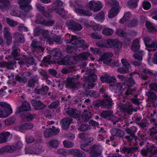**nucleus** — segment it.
I'll return each mask as SVG.
<instances>
[{
    "label": "nucleus",
    "instance_id": "obj_1",
    "mask_svg": "<svg viewBox=\"0 0 157 157\" xmlns=\"http://www.w3.org/2000/svg\"><path fill=\"white\" fill-rule=\"evenodd\" d=\"M31 0H19L18 3L20 8L23 10L22 12L18 13L17 10L18 8L16 6H13L11 8L10 14L13 16L23 17H25L27 14V11L31 9V6L29 5Z\"/></svg>",
    "mask_w": 157,
    "mask_h": 157
},
{
    "label": "nucleus",
    "instance_id": "obj_2",
    "mask_svg": "<svg viewBox=\"0 0 157 157\" xmlns=\"http://www.w3.org/2000/svg\"><path fill=\"white\" fill-rule=\"evenodd\" d=\"M91 56V54L89 53H83L80 56H73V57H71L69 59L67 57L64 58L63 59L60 58H56L54 63H57L60 65H70L77 63L79 59L85 60L87 58L90 57Z\"/></svg>",
    "mask_w": 157,
    "mask_h": 157
},
{
    "label": "nucleus",
    "instance_id": "obj_3",
    "mask_svg": "<svg viewBox=\"0 0 157 157\" xmlns=\"http://www.w3.org/2000/svg\"><path fill=\"white\" fill-rule=\"evenodd\" d=\"M70 36V41L67 44L66 47L67 51L68 52H74L77 48H79L82 46L84 43V40L82 39H78L77 37L75 36H71L69 34H67Z\"/></svg>",
    "mask_w": 157,
    "mask_h": 157
},
{
    "label": "nucleus",
    "instance_id": "obj_4",
    "mask_svg": "<svg viewBox=\"0 0 157 157\" xmlns=\"http://www.w3.org/2000/svg\"><path fill=\"white\" fill-rule=\"evenodd\" d=\"M88 144L85 143L82 144L80 147L83 150L87 151H91V157H102L101 155V150L102 149V146L99 144L95 145L92 149L89 148L87 147Z\"/></svg>",
    "mask_w": 157,
    "mask_h": 157
},
{
    "label": "nucleus",
    "instance_id": "obj_5",
    "mask_svg": "<svg viewBox=\"0 0 157 157\" xmlns=\"http://www.w3.org/2000/svg\"><path fill=\"white\" fill-rule=\"evenodd\" d=\"M134 85V82L132 78H129L128 80L124 82V84L123 85H121L120 83H118L116 85H111L110 86V88L114 92L118 93V94H121L122 92L124 90L126 86L129 87L132 86Z\"/></svg>",
    "mask_w": 157,
    "mask_h": 157
},
{
    "label": "nucleus",
    "instance_id": "obj_6",
    "mask_svg": "<svg viewBox=\"0 0 157 157\" xmlns=\"http://www.w3.org/2000/svg\"><path fill=\"white\" fill-rule=\"evenodd\" d=\"M43 38L46 41L50 44H52L54 42L57 43H60L61 42L59 37L57 36L54 34L47 30H44L43 33Z\"/></svg>",
    "mask_w": 157,
    "mask_h": 157
},
{
    "label": "nucleus",
    "instance_id": "obj_7",
    "mask_svg": "<svg viewBox=\"0 0 157 157\" xmlns=\"http://www.w3.org/2000/svg\"><path fill=\"white\" fill-rule=\"evenodd\" d=\"M105 48H114L115 52L120 50L122 47L121 43L116 39L109 38L106 40Z\"/></svg>",
    "mask_w": 157,
    "mask_h": 157
},
{
    "label": "nucleus",
    "instance_id": "obj_8",
    "mask_svg": "<svg viewBox=\"0 0 157 157\" xmlns=\"http://www.w3.org/2000/svg\"><path fill=\"white\" fill-rule=\"evenodd\" d=\"M12 113L10 106L4 102H0V118H5Z\"/></svg>",
    "mask_w": 157,
    "mask_h": 157
},
{
    "label": "nucleus",
    "instance_id": "obj_9",
    "mask_svg": "<svg viewBox=\"0 0 157 157\" xmlns=\"http://www.w3.org/2000/svg\"><path fill=\"white\" fill-rule=\"evenodd\" d=\"M108 3L112 5V8L109 12L108 17L112 18L117 16L119 12V3L113 0H109Z\"/></svg>",
    "mask_w": 157,
    "mask_h": 157
},
{
    "label": "nucleus",
    "instance_id": "obj_10",
    "mask_svg": "<svg viewBox=\"0 0 157 157\" xmlns=\"http://www.w3.org/2000/svg\"><path fill=\"white\" fill-rule=\"evenodd\" d=\"M103 6V3L101 2L93 0L89 2L87 7L90 10L96 12L99 11L102 8Z\"/></svg>",
    "mask_w": 157,
    "mask_h": 157
},
{
    "label": "nucleus",
    "instance_id": "obj_11",
    "mask_svg": "<svg viewBox=\"0 0 157 157\" xmlns=\"http://www.w3.org/2000/svg\"><path fill=\"white\" fill-rule=\"evenodd\" d=\"M66 24L69 29H72L73 31H80L82 28V26L80 24L76 23L73 20L67 21Z\"/></svg>",
    "mask_w": 157,
    "mask_h": 157
},
{
    "label": "nucleus",
    "instance_id": "obj_12",
    "mask_svg": "<svg viewBox=\"0 0 157 157\" xmlns=\"http://www.w3.org/2000/svg\"><path fill=\"white\" fill-rule=\"evenodd\" d=\"M113 56V55L111 52H105L103 54L101 58L99 59V61H103L104 63L110 66H113L114 64L111 63L112 59L109 58Z\"/></svg>",
    "mask_w": 157,
    "mask_h": 157
},
{
    "label": "nucleus",
    "instance_id": "obj_13",
    "mask_svg": "<svg viewBox=\"0 0 157 157\" xmlns=\"http://www.w3.org/2000/svg\"><path fill=\"white\" fill-rule=\"evenodd\" d=\"M144 40L146 46L148 48L147 49L148 51L152 52L155 51V49L154 48L155 45L157 48V41L156 43L151 41L149 37L144 38Z\"/></svg>",
    "mask_w": 157,
    "mask_h": 157
},
{
    "label": "nucleus",
    "instance_id": "obj_14",
    "mask_svg": "<svg viewBox=\"0 0 157 157\" xmlns=\"http://www.w3.org/2000/svg\"><path fill=\"white\" fill-rule=\"evenodd\" d=\"M30 109V104L27 102H24L21 106L17 108L16 113H18L24 111H28Z\"/></svg>",
    "mask_w": 157,
    "mask_h": 157
},
{
    "label": "nucleus",
    "instance_id": "obj_15",
    "mask_svg": "<svg viewBox=\"0 0 157 157\" xmlns=\"http://www.w3.org/2000/svg\"><path fill=\"white\" fill-rule=\"evenodd\" d=\"M10 29L8 27H5L4 28V35L8 44L11 42L12 40V36L10 32Z\"/></svg>",
    "mask_w": 157,
    "mask_h": 157
},
{
    "label": "nucleus",
    "instance_id": "obj_16",
    "mask_svg": "<svg viewBox=\"0 0 157 157\" xmlns=\"http://www.w3.org/2000/svg\"><path fill=\"white\" fill-rule=\"evenodd\" d=\"M141 154L143 155L146 156L150 153L151 155H154L155 153L157 152V148L155 147L154 145H152L150 148H148L147 151L141 150Z\"/></svg>",
    "mask_w": 157,
    "mask_h": 157
},
{
    "label": "nucleus",
    "instance_id": "obj_17",
    "mask_svg": "<svg viewBox=\"0 0 157 157\" xmlns=\"http://www.w3.org/2000/svg\"><path fill=\"white\" fill-rule=\"evenodd\" d=\"M31 75V73L29 72H25L23 74L18 75L16 76V78L17 80L20 82H25L27 81V79L25 77H29Z\"/></svg>",
    "mask_w": 157,
    "mask_h": 157
},
{
    "label": "nucleus",
    "instance_id": "obj_18",
    "mask_svg": "<svg viewBox=\"0 0 157 157\" xmlns=\"http://www.w3.org/2000/svg\"><path fill=\"white\" fill-rule=\"evenodd\" d=\"M100 78L102 82L109 83L114 82L116 80V79L114 76H110L107 74H105V76L101 77Z\"/></svg>",
    "mask_w": 157,
    "mask_h": 157
},
{
    "label": "nucleus",
    "instance_id": "obj_19",
    "mask_svg": "<svg viewBox=\"0 0 157 157\" xmlns=\"http://www.w3.org/2000/svg\"><path fill=\"white\" fill-rule=\"evenodd\" d=\"M75 78H70L67 80L66 85V86L67 87L71 88H75L77 87L78 84L77 82L75 81Z\"/></svg>",
    "mask_w": 157,
    "mask_h": 157
},
{
    "label": "nucleus",
    "instance_id": "obj_20",
    "mask_svg": "<svg viewBox=\"0 0 157 157\" xmlns=\"http://www.w3.org/2000/svg\"><path fill=\"white\" fill-rule=\"evenodd\" d=\"M16 150V148L15 146H7L0 149V153L2 154L5 152H12Z\"/></svg>",
    "mask_w": 157,
    "mask_h": 157
},
{
    "label": "nucleus",
    "instance_id": "obj_21",
    "mask_svg": "<svg viewBox=\"0 0 157 157\" xmlns=\"http://www.w3.org/2000/svg\"><path fill=\"white\" fill-rule=\"evenodd\" d=\"M75 11L78 15H86L87 16H90L92 15L91 12L86 10H83L78 8H76L75 9Z\"/></svg>",
    "mask_w": 157,
    "mask_h": 157
},
{
    "label": "nucleus",
    "instance_id": "obj_22",
    "mask_svg": "<svg viewBox=\"0 0 157 157\" xmlns=\"http://www.w3.org/2000/svg\"><path fill=\"white\" fill-rule=\"evenodd\" d=\"M72 119L70 117H67L63 119L61 121V124L62 127L64 129H66L70 125Z\"/></svg>",
    "mask_w": 157,
    "mask_h": 157
},
{
    "label": "nucleus",
    "instance_id": "obj_23",
    "mask_svg": "<svg viewBox=\"0 0 157 157\" xmlns=\"http://www.w3.org/2000/svg\"><path fill=\"white\" fill-rule=\"evenodd\" d=\"M32 103L34 108L37 110L40 109L45 107L46 106L40 101L34 100L32 101Z\"/></svg>",
    "mask_w": 157,
    "mask_h": 157
},
{
    "label": "nucleus",
    "instance_id": "obj_24",
    "mask_svg": "<svg viewBox=\"0 0 157 157\" xmlns=\"http://www.w3.org/2000/svg\"><path fill=\"white\" fill-rule=\"evenodd\" d=\"M110 132L112 136L118 137H122L124 134L123 131L118 128L112 129L111 130Z\"/></svg>",
    "mask_w": 157,
    "mask_h": 157
},
{
    "label": "nucleus",
    "instance_id": "obj_25",
    "mask_svg": "<svg viewBox=\"0 0 157 157\" xmlns=\"http://www.w3.org/2000/svg\"><path fill=\"white\" fill-rule=\"evenodd\" d=\"M70 153L78 157H85V154L82 151L78 150L71 149L69 151Z\"/></svg>",
    "mask_w": 157,
    "mask_h": 157
},
{
    "label": "nucleus",
    "instance_id": "obj_26",
    "mask_svg": "<svg viewBox=\"0 0 157 157\" xmlns=\"http://www.w3.org/2000/svg\"><path fill=\"white\" fill-rule=\"evenodd\" d=\"M36 23L38 24H43L44 25L50 26L52 25L54 23V21L52 20H49L46 22L43 18H41L40 19H37L36 20Z\"/></svg>",
    "mask_w": 157,
    "mask_h": 157
},
{
    "label": "nucleus",
    "instance_id": "obj_27",
    "mask_svg": "<svg viewBox=\"0 0 157 157\" xmlns=\"http://www.w3.org/2000/svg\"><path fill=\"white\" fill-rule=\"evenodd\" d=\"M120 109L122 111L127 113H129L133 110L132 106L129 103L128 104V105L126 104L122 105L121 106H120Z\"/></svg>",
    "mask_w": 157,
    "mask_h": 157
},
{
    "label": "nucleus",
    "instance_id": "obj_28",
    "mask_svg": "<svg viewBox=\"0 0 157 157\" xmlns=\"http://www.w3.org/2000/svg\"><path fill=\"white\" fill-rule=\"evenodd\" d=\"M10 134L8 132H4L0 134V143L6 142L8 137L10 136Z\"/></svg>",
    "mask_w": 157,
    "mask_h": 157
},
{
    "label": "nucleus",
    "instance_id": "obj_29",
    "mask_svg": "<svg viewBox=\"0 0 157 157\" xmlns=\"http://www.w3.org/2000/svg\"><path fill=\"white\" fill-rule=\"evenodd\" d=\"M9 0H0V8L1 10L4 11L10 4Z\"/></svg>",
    "mask_w": 157,
    "mask_h": 157
},
{
    "label": "nucleus",
    "instance_id": "obj_30",
    "mask_svg": "<svg viewBox=\"0 0 157 157\" xmlns=\"http://www.w3.org/2000/svg\"><path fill=\"white\" fill-rule=\"evenodd\" d=\"M113 112L112 111H103L101 114V116L105 118H108L109 119H112Z\"/></svg>",
    "mask_w": 157,
    "mask_h": 157
},
{
    "label": "nucleus",
    "instance_id": "obj_31",
    "mask_svg": "<svg viewBox=\"0 0 157 157\" xmlns=\"http://www.w3.org/2000/svg\"><path fill=\"white\" fill-rule=\"evenodd\" d=\"M114 33V31L109 28L104 29L102 31V33L105 36H109L112 35Z\"/></svg>",
    "mask_w": 157,
    "mask_h": 157
},
{
    "label": "nucleus",
    "instance_id": "obj_32",
    "mask_svg": "<svg viewBox=\"0 0 157 157\" xmlns=\"http://www.w3.org/2000/svg\"><path fill=\"white\" fill-rule=\"evenodd\" d=\"M15 63V62L14 61L13 63H7L5 62H1L0 63V66L2 67H6L7 68L12 69L13 68V65Z\"/></svg>",
    "mask_w": 157,
    "mask_h": 157
},
{
    "label": "nucleus",
    "instance_id": "obj_33",
    "mask_svg": "<svg viewBox=\"0 0 157 157\" xmlns=\"http://www.w3.org/2000/svg\"><path fill=\"white\" fill-rule=\"evenodd\" d=\"M91 116L92 114L90 112L85 110L83 112L82 117V120L85 121L90 119Z\"/></svg>",
    "mask_w": 157,
    "mask_h": 157
},
{
    "label": "nucleus",
    "instance_id": "obj_34",
    "mask_svg": "<svg viewBox=\"0 0 157 157\" xmlns=\"http://www.w3.org/2000/svg\"><path fill=\"white\" fill-rule=\"evenodd\" d=\"M140 44L138 40H136L134 41L131 47V50L135 52L138 51L140 48Z\"/></svg>",
    "mask_w": 157,
    "mask_h": 157
},
{
    "label": "nucleus",
    "instance_id": "obj_35",
    "mask_svg": "<svg viewBox=\"0 0 157 157\" xmlns=\"http://www.w3.org/2000/svg\"><path fill=\"white\" fill-rule=\"evenodd\" d=\"M14 36L17 40L21 43H24L25 42L24 38L23 36L18 33H16L13 34Z\"/></svg>",
    "mask_w": 157,
    "mask_h": 157
},
{
    "label": "nucleus",
    "instance_id": "obj_36",
    "mask_svg": "<svg viewBox=\"0 0 157 157\" xmlns=\"http://www.w3.org/2000/svg\"><path fill=\"white\" fill-rule=\"evenodd\" d=\"M112 100L109 97H108L105 99L104 101V102L103 104L107 108H110L112 103Z\"/></svg>",
    "mask_w": 157,
    "mask_h": 157
},
{
    "label": "nucleus",
    "instance_id": "obj_37",
    "mask_svg": "<svg viewBox=\"0 0 157 157\" xmlns=\"http://www.w3.org/2000/svg\"><path fill=\"white\" fill-rule=\"evenodd\" d=\"M5 20L8 25L11 26H14L18 24L17 22L8 18H6Z\"/></svg>",
    "mask_w": 157,
    "mask_h": 157
},
{
    "label": "nucleus",
    "instance_id": "obj_38",
    "mask_svg": "<svg viewBox=\"0 0 157 157\" xmlns=\"http://www.w3.org/2000/svg\"><path fill=\"white\" fill-rule=\"evenodd\" d=\"M145 25L149 31L153 32H156L155 28L150 22L148 21H146Z\"/></svg>",
    "mask_w": 157,
    "mask_h": 157
},
{
    "label": "nucleus",
    "instance_id": "obj_39",
    "mask_svg": "<svg viewBox=\"0 0 157 157\" xmlns=\"http://www.w3.org/2000/svg\"><path fill=\"white\" fill-rule=\"evenodd\" d=\"M95 18L99 21L102 22L105 19V13L103 12H100Z\"/></svg>",
    "mask_w": 157,
    "mask_h": 157
},
{
    "label": "nucleus",
    "instance_id": "obj_40",
    "mask_svg": "<svg viewBox=\"0 0 157 157\" xmlns=\"http://www.w3.org/2000/svg\"><path fill=\"white\" fill-rule=\"evenodd\" d=\"M52 56L60 57L61 56L60 50L59 49H56L52 50L51 52Z\"/></svg>",
    "mask_w": 157,
    "mask_h": 157
},
{
    "label": "nucleus",
    "instance_id": "obj_41",
    "mask_svg": "<svg viewBox=\"0 0 157 157\" xmlns=\"http://www.w3.org/2000/svg\"><path fill=\"white\" fill-rule=\"evenodd\" d=\"M99 132L100 134L98 136V138L100 140H102L106 138L105 132L102 128L101 129Z\"/></svg>",
    "mask_w": 157,
    "mask_h": 157
},
{
    "label": "nucleus",
    "instance_id": "obj_42",
    "mask_svg": "<svg viewBox=\"0 0 157 157\" xmlns=\"http://www.w3.org/2000/svg\"><path fill=\"white\" fill-rule=\"evenodd\" d=\"M139 0H129L128 2V4L131 8H136L137 6V2Z\"/></svg>",
    "mask_w": 157,
    "mask_h": 157
},
{
    "label": "nucleus",
    "instance_id": "obj_43",
    "mask_svg": "<svg viewBox=\"0 0 157 157\" xmlns=\"http://www.w3.org/2000/svg\"><path fill=\"white\" fill-rule=\"evenodd\" d=\"M48 144L51 147L56 148L58 147L59 143L57 140H54L49 141Z\"/></svg>",
    "mask_w": 157,
    "mask_h": 157
},
{
    "label": "nucleus",
    "instance_id": "obj_44",
    "mask_svg": "<svg viewBox=\"0 0 157 157\" xmlns=\"http://www.w3.org/2000/svg\"><path fill=\"white\" fill-rule=\"evenodd\" d=\"M72 112L71 113H68V114L71 116L75 117V118H78L80 116V113L78 110L75 109H71Z\"/></svg>",
    "mask_w": 157,
    "mask_h": 157
},
{
    "label": "nucleus",
    "instance_id": "obj_45",
    "mask_svg": "<svg viewBox=\"0 0 157 157\" xmlns=\"http://www.w3.org/2000/svg\"><path fill=\"white\" fill-rule=\"evenodd\" d=\"M144 54L143 51H140L138 54H134L133 56L135 59H137L139 61H141L142 59V56Z\"/></svg>",
    "mask_w": 157,
    "mask_h": 157
},
{
    "label": "nucleus",
    "instance_id": "obj_46",
    "mask_svg": "<svg viewBox=\"0 0 157 157\" xmlns=\"http://www.w3.org/2000/svg\"><path fill=\"white\" fill-rule=\"evenodd\" d=\"M151 72L148 69H144L143 73L140 76L141 78L143 79H145L148 77V74H150Z\"/></svg>",
    "mask_w": 157,
    "mask_h": 157
},
{
    "label": "nucleus",
    "instance_id": "obj_47",
    "mask_svg": "<svg viewBox=\"0 0 157 157\" xmlns=\"http://www.w3.org/2000/svg\"><path fill=\"white\" fill-rule=\"evenodd\" d=\"M121 62L123 66L126 69H128L130 67V65L126 59H122L121 60Z\"/></svg>",
    "mask_w": 157,
    "mask_h": 157
},
{
    "label": "nucleus",
    "instance_id": "obj_48",
    "mask_svg": "<svg viewBox=\"0 0 157 157\" xmlns=\"http://www.w3.org/2000/svg\"><path fill=\"white\" fill-rule=\"evenodd\" d=\"M52 9L53 10H55L56 13L60 15H62V16H64V15L65 14V11L63 10L62 8H61L60 9L59 11H58L59 9L57 7L55 8L54 7H53Z\"/></svg>",
    "mask_w": 157,
    "mask_h": 157
},
{
    "label": "nucleus",
    "instance_id": "obj_49",
    "mask_svg": "<svg viewBox=\"0 0 157 157\" xmlns=\"http://www.w3.org/2000/svg\"><path fill=\"white\" fill-rule=\"evenodd\" d=\"M63 143L64 146L66 147H71L74 146V144L72 142L68 141H64Z\"/></svg>",
    "mask_w": 157,
    "mask_h": 157
},
{
    "label": "nucleus",
    "instance_id": "obj_50",
    "mask_svg": "<svg viewBox=\"0 0 157 157\" xmlns=\"http://www.w3.org/2000/svg\"><path fill=\"white\" fill-rule=\"evenodd\" d=\"M151 7V3L147 1H144L143 2V8L145 10L149 9Z\"/></svg>",
    "mask_w": 157,
    "mask_h": 157
},
{
    "label": "nucleus",
    "instance_id": "obj_51",
    "mask_svg": "<svg viewBox=\"0 0 157 157\" xmlns=\"http://www.w3.org/2000/svg\"><path fill=\"white\" fill-rule=\"evenodd\" d=\"M89 129V126L88 125L82 124L78 129V131L80 132L84 131Z\"/></svg>",
    "mask_w": 157,
    "mask_h": 157
},
{
    "label": "nucleus",
    "instance_id": "obj_52",
    "mask_svg": "<svg viewBox=\"0 0 157 157\" xmlns=\"http://www.w3.org/2000/svg\"><path fill=\"white\" fill-rule=\"evenodd\" d=\"M146 94L149 100H152L155 98V95L153 92L149 91Z\"/></svg>",
    "mask_w": 157,
    "mask_h": 157
},
{
    "label": "nucleus",
    "instance_id": "obj_53",
    "mask_svg": "<svg viewBox=\"0 0 157 157\" xmlns=\"http://www.w3.org/2000/svg\"><path fill=\"white\" fill-rule=\"evenodd\" d=\"M45 136L46 137H48L52 136V129L51 128H49L46 130L44 133Z\"/></svg>",
    "mask_w": 157,
    "mask_h": 157
},
{
    "label": "nucleus",
    "instance_id": "obj_54",
    "mask_svg": "<svg viewBox=\"0 0 157 157\" xmlns=\"http://www.w3.org/2000/svg\"><path fill=\"white\" fill-rule=\"evenodd\" d=\"M117 34L119 36L121 37H124L126 35V33L124 32L122 30L118 29L116 31Z\"/></svg>",
    "mask_w": 157,
    "mask_h": 157
},
{
    "label": "nucleus",
    "instance_id": "obj_55",
    "mask_svg": "<svg viewBox=\"0 0 157 157\" xmlns=\"http://www.w3.org/2000/svg\"><path fill=\"white\" fill-rule=\"evenodd\" d=\"M25 126L24 124L20 125L15 128V129L17 131H19L22 132H24L25 130L24 128Z\"/></svg>",
    "mask_w": 157,
    "mask_h": 157
},
{
    "label": "nucleus",
    "instance_id": "obj_56",
    "mask_svg": "<svg viewBox=\"0 0 157 157\" xmlns=\"http://www.w3.org/2000/svg\"><path fill=\"white\" fill-rule=\"evenodd\" d=\"M90 36L93 38L95 39H100L102 38V36L100 34H98L95 33H92L90 35Z\"/></svg>",
    "mask_w": 157,
    "mask_h": 157
},
{
    "label": "nucleus",
    "instance_id": "obj_57",
    "mask_svg": "<svg viewBox=\"0 0 157 157\" xmlns=\"http://www.w3.org/2000/svg\"><path fill=\"white\" fill-rule=\"evenodd\" d=\"M92 28L94 30L100 31L102 29V25L99 24H96L92 26Z\"/></svg>",
    "mask_w": 157,
    "mask_h": 157
},
{
    "label": "nucleus",
    "instance_id": "obj_58",
    "mask_svg": "<svg viewBox=\"0 0 157 157\" xmlns=\"http://www.w3.org/2000/svg\"><path fill=\"white\" fill-rule=\"evenodd\" d=\"M52 136H54L59 133L60 132L59 129L57 128L55 129V128L54 126L52 127Z\"/></svg>",
    "mask_w": 157,
    "mask_h": 157
},
{
    "label": "nucleus",
    "instance_id": "obj_59",
    "mask_svg": "<svg viewBox=\"0 0 157 157\" xmlns=\"http://www.w3.org/2000/svg\"><path fill=\"white\" fill-rule=\"evenodd\" d=\"M96 44L98 46L105 48L106 41L104 42L102 41H100L97 42Z\"/></svg>",
    "mask_w": 157,
    "mask_h": 157
},
{
    "label": "nucleus",
    "instance_id": "obj_60",
    "mask_svg": "<svg viewBox=\"0 0 157 157\" xmlns=\"http://www.w3.org/2000/svg\"><path fill=\"white\" fill-rule=\"evenodd\" d=\"M41 31V29L40 28L38 27L35 28L34 29V35L35 36H38L40 33Z\"/></svg>",
    "mask_w": 157,
    "mask_h": 157
},
{
    "label": "nucleus",
    "instance_id": "obj_61",
    "mask_svg": "<svg viewBox=\"0 0 157 157\" xmlns=\"http://www.w3.org/2000/svg\"><path fill=\"white\" fill-rule=\"evenodd\" d=\"M88 95L94 97H97L99 96V93L97 92L93 91H90L89 92Z\"/></svg>",
    "mask_w": 157,
    "mask_h": 157
},
{
    "label": "nucleus",
    "instance_id": "obj_62",
    "mask_svg": "<svg viewBox=\"0 0 157 157\" xmlns=\"http://www.w3.org/2000/svg\"><path fill=\"white\" fill-rule=\"evenodd\" d=\"M69 151L70 150L68 151H66L64 149H58L57 150V152L59 154H62L63 155H65L69 153H70Z\"/></svg>",
    "mask_w": 157,
    "mask_h": 157
},
{
    "label": "nucleus",
    "instance_id": "obj_63",
    "mask_svg": "<svg viewBox=\"0 0 157 157\" xmlns=\"http://www.w3.org/2000/svg\"><path fill=\"white\" fill-rule=\"evenodd\" d=\"M54 5L58 7H61L63 5V3L60 0H56L54 2Z\"/></svg>",
    "mask_w": 157,
    "mask_h": 157
},
{
    "label": "nucleus",
    "instance_id": "obj_64",
    "mask_svg": "<svg viewBox=\"0 0 157 157\" xmlns=\"http://www.w3.org/2000/svg\"><path fill=\"white\" fill-rule=\"evenodd\" d=\"M117 71L121 73H125L128 72L127 69H125L122 67L118 68Z\"/></svg>",
    "mask_w": 157,
    "mask_h": 157
}]
</instances>
